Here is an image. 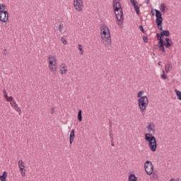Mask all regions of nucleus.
Returning a JSON list of instances; mask_svg holds the SVG:
<instances>
[{
    "instance_id": "4be33fe9",
    "label": "nucleus",
    "mask_w": 181,
    "mask_h": 181,
    "mask_svg": "<svg viewBox=\"0 0 181 181\" xmlns=\"http://www.w3.org/2000/svg\"><path fill=\"white\" fill-rule=\"evenodd\" d=\"M6 101H8V103H12L13 104L16 102L12 96H7Z\"/></svg>"
},
{
    "instance_id": "473e14b6",
    "label": "nucleus",
    "mask_w": 181,
    "mask_h": 181,
    "mask_svg": "<svg viewBox=\"0 0 181 181\" xmlns=\"http://www.w3.org/2000/svg\"><path fill=\"white\" fill-rule=\"evenodd\" d=\"M61 74H67V69H64V71L63 69H60Z\"/></svg>"
},
{
    "instance_id": "7c9ffc66",
    "label": "nucleus",
    "mask_w": 181,
    "mask_h": 181,
    "mask_svg": "<svg viewBox=\"0 0 181 181\" xmlns=\"http://www.w3.org/2000/svg\"><path fill=\"white\" fill-rule=\"evenodd\" d=\"M158 174L153 173V179H154V180H158Z\"/></svg>"
},
{
    "instance_id": "f704fd0d",
    "label": "nucleus",
    "mask_w": 181,
    "mask_h": 181,
    "mask_svg": "<svg viewBox=\"0 0 181 181\" xmlns=\"http://www.w3.org/2000/svg\"><path fill=\"white\" fill-rule=\"evenodd\" d=\"M139 28L142 32V33H145V29L144 28V26L142 25H139Z\"/></svg>"
},
{
    "instance_id": "a878e982",
    "label": "nucleus",
    "mask_w": 181,
    "mask_h": 181,
    "mask_svg": "<svg viewBox=\"0 0 181 181\" xmlns=\"http://www.w3.org/2000/svg\"><path fill=\"white\" fill-rule=\"evenodd\" d=\"M3 12H6L5 10V5L0 4V13H2Z\"/></svg>"
},
{
    "instance_id": "423d86ee",
    "label": "nucleus",
    "mask_w": 181,
    "mask_h": 181,
    "mask_svg": "<svg viewBox=\"0 0 181 181\" xmlns=\"http://www.w3.org/2000/svg\"><path fill=\"white\" fill-rule=\"evenodd\" d=\"M144 168L146 175L151 176L153 173V164L149 160H146L144 163Z\"/></svg>"
},
{
    "instance_id": "b1692460",
    "label": "nucleus",
    "mask_w": 181,
    "mask_h": 181,
    "mask_svg": "<svg viewBox=\"0 0 181 181\" xmlns=\"http://www.w3.org/2000/svg\"><path fill=\"white\" fill-rule=\"evenodd\" d=\"M134 11L136 13V15H139V13H141V10L139 9V6L136 5L134 6Z\"/></svg>"
},
{
    "instance_id": "2f4dec72",
    "label": "nucleus",
    "mask_w": 181,
    "mask_h": 181,
    "mask_svg": "<svg viewBox=\"0 0 181 181\" xmlns=\"http://www.w3.org/2000/svg\"><path fill=\"white\" fill-rule=\"evenodd\" d=\"M78 50L81 52V54H83V46L81 45H78Z\"/></svg>"
},
{
    "instance_id": "bb28decb",
    "label": "nucleus",
    "mask_w": 181,
    "mask_h": 181,
    "mask_svg": "<svg viewBox=\"0 0 181 181\" xmlns=\"http://www.w3.org/2000/svg\"><path fill=\"white\" fill-rule=\"evenodd\" d=\"M109 135L110 141H114V134H112V130L109 131Z\"/></svg>"
},
{
    "instance_id": "a19ab883",
    "label": "nucleus",
    "mask_w": 181,
    "mask_h": 181,
    "mask_svg": "<svg viewBox=\"0 0 181 181\" xmlns=\"http://www.w3.org/2000/svg\"><path fill=\"white\" fill-rule=\"evenodd\" d=\"M8 54V50L6 49H4V56H6Z\"/></svg>"
},
{
    "instance_id": "58836bf2",
    "label": "nucleus",
    "mask_w": 181,
    "mask_h": 181,
    "mask_svg": "<svg viewBox=\"0 0 181 181\" xmlns=\"http://www.w3.org/2000/svg\"><path fill=\"white\" fill-rule=\"evenodd\" d=\"M62 42L64 43V45H67V40H64V37L62 38Z\"/></svg>"
},
{
    "instance_id": "cd10ccee",
    "label": "nucleus",
    "mask_w": 181,
    "mask_h": 181,
    "mask_svg": "<svg viewBox=\"0 0 181 181\" xmlns=\"http://www.w3.org/2000/svg\"><path fill=\"white\" fill-rule=\"evenodd\" d=\"M170 70V64H165V71H166V73H169Z\"/></svg>"
},
{
    "instance_id": "ea45409f",
    "label": "nucleus",
    "mask_w": 181,
    "mask_h": 181,
    "mask_svg": "<svg viewBox=\"0 0 181 181\" xmlns=\"http://www.w3.org/2000/svg\"><path fill=\"white\" fill-rule=\"evenodd\" d=\"M60 67H61V69H66V64H62L60 65Z\"/></svg>"
},
{
    "instance_id": "aec40b11",
    "label": "nucleus",
    "mask_w": 181,
    "mask_h": 181,
    "mask_svg": "<svg viewBox=\"0 0 181 181\" xmlns=\"http://www.w3.org/2000/svg\"><path fill=\"white\" fill-rule=\"evenodd\" d=\"M129 181H138V177L135 174H130L129 176Z\"/></svg>"
},
{
    "instance_id": "20e7f679",
    "label": "nucleus",
    "mask_w": 181,
    "mask_h": 181,
    "mask_svg": "<svg viewBox=\"0 0 181 181\" xmlns=\"http://www.w3.org/2000/svg\"><path fill=\"white\" fill-rule=\"evenodd\" d=\"M48 62H49V64L50 71L54 74H57V59H56V57L49 55L48 57Z\"/></svg>"
},
{
    "instance_id": "1a4fd4ad",
    "label": "nucleus",
    "mask_w": 181,
    "mask_h": 181,
    "mask_svg": "<svg viewBox=\"0 0 181 181\" xmlns=\"http://www.w3.org/2000/svg\"><path fill=\"white\" fill-rule=\"evenodd\" d=\"M74 6L76 11L83 10V0H74Z\"/></svg>"
},
{
    "instance_id": "7ed1b4c3",
    "label": "nucleus",
    "mask_w": 181,
    "mask_h": 181,
    "mask_svg": "<svg viewBox=\"0 0 181 181\" xmlns=\"http://www.w3.org/2000/svg\"><path fill=\"white\" fill-rule=\"evenodd\" d=\"M100 32L102 40L104 45L107 47H110V46H111V32H110V28H108L107 25H104L100 29Z\"/></svg>"
},
{
    "instance_id": "37998d69",
    "label": "nucleus",
    "mask_w": 181,
    "mask_h": 181,
    "mask_svg": "<svg viewBox=\"0 0 181 181\" xmlns=\"http://www.w3.org/2000/svg\"><path fill=\"white\" fill-rule=\"evenodd\" d=\"M51 113H52V114H54V108L52 107V108L51 109Z\"/></svg>"
},
{
    "instance_id": "de8ad7c7",
    "label": "nucleus",
    "mask_w": 181,
    "mask_h": 181,
    "mask_svg": "<svg viewBox=\"0 0 181 181\" xmlns=\"http://www.w3.org/2000/svg\"><path fill=\"white\" fill-rule=\"evenodd\" d=\"M146 4H149V0H146Z\"/></svg>"
},
{
    "instance_id": "f257e3e1",
    "label": "nucleus",
    "mask_w": 181,
    "mask_h": 181,
    "mask_svg": "<svg viewBox=\"0 0 181 181\" xmlns=\"http://www.w3.org/2000/svg\"><path fill=\"white\" fill-rule=\"evenodd\" d=\"M113 11L117 21V25L122 26L124 25V12L122 11V7H121V3L113 1Z\"/></svg>"
},
{
    "instance_id": "c85d7f7f",
    "label": "nucleus",
    "mask_w": 181,
    "mask_h": 181,
    "mask_svg": "<svg viewBox=\"0 0 181 181\" xmlns=\"http://www.w3.org/2000/svg\"><path fill=\"white\" fill-rule=\"evenodd\" d=\"M161 78L163 80H166V78H168V76H166V74H165V71H163V74H161Z\"/></svg>"
},
{
    "instance_id": "412c9836",
    "label": "nucleus",
    "mask_w": 181,
    "mask_h": 181,
    "mask_svg": "<svg viewBox=\"0 0 181 181\" xmlns=\"http://www.w3.org/2000/svg\"><path fill=\"white\" fill-rule=\"evenodd\" d=\"M78 121H79V122H81V121H83V112L81 111V110H79L78 112Z\"/></svg>"
},
{
    "instance_id": "f3484780",
    "label": "nucleus",
    "mask_w": 181,
    "mask_h": 181,
    "mask_svg": "<svg viewBox=\"0 0 181 181\" xmlns=\"http://www.w3.org/2000/svg\"><path fill=\"white\" fill-rule=\"evenodd\" d=\"M158 49H160V50H161V52L163 53H165V50L164 42H158Z\"/></svg>"
},
{
    "instance_id": "5701e85b",
    "label": "nucleus",
    "mask_w": 181,
    "mask_h": 181,
    "mask_svg": "<svg viewBox=\"0 0 181 181\" xmlns=\"http://www.w3.org/2000/svg\"><path fill=\"white\" fill-rule=\"evenodd\" d=\"M166 9V6H165V4H161L160 6V11L162 13H165V10Z\"/></svg>"
},
{
    "instance_id": "2eb2a0df",
    "label": "nucleus",
    "mask_w": 181,
    "mask_h": 181,
    "mask_svg": "<svg viewBox=\"0 0 181 181\" xmlns=\"http://www.w3.org/2000/svg\"><path fill=\"white\" fill-rule=\"evenodd\" d=\"M156 37L158 39V43H163L164 40H163V35L162 34V33H157L156 34Z\"/></svg>"
},
{
    "instance_id": "dca6fc26",
    "label": "nucleus",
    "mask_w": 181,
    "mask_h": 181,
    "mask_svg": "<svg viewBox=\"0 0 181 181\" xmlns=\"http://www.w3.org/2000/svg\"><path fill=\"white\" fill-rule=\"evenodd\" d=\"M147 129L149 132L152 131V132H155V124L153 123H150L147 127Z\"/></svg>"
},
{
    "instance_id": "6e6552de",
    "label": "nucleus",
    "mask_w": 181,
    "mask_h": 181,
    "mask_svg": "<svg viewBox=\"0 0 181 181\" xmlns=\"http://www.w3.org/2000/svg\"><path fill=\"white\" fill-rule=\"evenodd\" d=\"M18 168L20 169L21 176H23V177H25V176H26V170L25 169V165H23V160H20L18 161Z\"/></svg>"
},
{
    "instance_id": "79ce46f5",
    "label": "nucleus",
    "mask_w": 181,
    "mask_h": 181,
    "mask_svg": "<svg viewBox=\"0 0 181 181\" xmlns=\"http://www.w3.org/2000/svg\"><path fill=\"white\" fill-rule=\"evenodd\" d=\"M151 13L152 16H155V15L156 16V13L155 14V11L153 10L151 11Z\"/></svg>"
},
{
    "instance_id": "a18cd8bd",
    "label": "nucleus",
    "mask_w": 181,
    "mask_h": 181,
    "mask_svg": "<svg viewBox=\"0 0 181 181\" xmlns=\"http://www.w3.org/2000/svg\"><path fill=\"white\" fill-rule=\"evenodd\" d=\"M158 66H160V64H162V62H159L158 63Z\"/></svg>"
},
{
    "instance_id": "e433bc0d",
    "label": "nucleus",
    "mask_w": 181,
    "mask_h": 181,
    "mask_svg": "<svg viewBox=\"0 0 181 181\" xmlns=\"http://www.w3.org/2000/svg\"><path fill=\"white\" fill-rule=\"evenodd\" d=\"M63 28H64L63 23H60L58 27L59 32H62V29H63Z\"/></svg>"
},
{
    "instance_id": "c756f323",
    "label": "nucleus",
    "mask_w": 181,
    "mask_h": 181,
    "mask_svg": "<svg viewBox=\"0 0 181 181\" xmlns=\"http://www.w3.org/2000/svg\"><path fill=\"white\" fill-rule=\"evenodd\" d=\"M130 3L132 4V6H136V0H130Z\"/></svg>"
},
{
    "instance_id": "49530a36",
    "label": "nucleus",
    "mask_w": 181,
    "mask_h": 181,
    "mask_svg": "<svg viewBox=\"0 0 181 181\" xmlns=\"http://www.w3.org/2000/svg\"><path fill=\"white\" fill-rule=\"evenodd\" d=\"M169 181H175V178H171Z\"/></svg>"
},
{
    "instance_id": "ddd939ff",
    "label": "nucleus",
    "mask_w": 181,
    "mask_h": 181,
    "mask_svg": "<svg viewBox=\"0 0 181 181\" xmlns=\"http://www.w3.org/2000/svg\"><path fill=\"white\" fill-rule=\"evenodd\" d=\"M165 42L164 41V45L166 47V49H169V47H170V46H172V45H173V41H172V40H170L168 37H166L165 39Z\"/></svg>"
},
{
    "instance_id": "0eeeda50",
    "label": "nucleus",
    "mask_w": 181,
    "mask_h": 181,
    "mask_svg": "<svg viewBox=\"0 0 181 181\" xmlns=\"http://www.w3.org/2000/svg\"><path fill=\"white\" fill-rule=\"evenodd\" d=\"M144 139L146 142H148V144H150V142L156 141V137H155V136H153L152 134L151 133H146L144 134Z\"/></svg>"
},
{
    "instance_id": "a211bd4d",
    "label": "nucleus",
    "mask_w": 181,
    "mask_h": 181,
    "mask_svg": "<svg viewBox=\"0 0 181 181\" xmlns=\"http://www.w3.org/2000/svg\"><path fill=\"white\" fill-rule=\"evenodd\" d=\"M160 33L163 37H169L170 36V32L168 30H163Z\"/></svg>"
},
{
    "instance_id": "f8f14e48",
    "label": "nucleus",
    "mask_w": 181,
    "mask_h": 181,
    "mask_svg": "<svg viewBox=\"0 0 181 181\" xmlns=\"http://www.w3.org/2000/svg\"><path fill=\"white\" fill-rule=\"evenodd\" d=\"M76 130L74 129H73L71 131L70 135H69V144L70 145H71V144H73V142H74V138H76Z\"/></svg>"
},
{
    "instance_id": "c9c22d12",
    "label": "nucleus",
    "mask_w": 181,
    "mask_h": 181,
    "mask_svg": "<svg viewBox=\"0 0 181 181\" xmlns=\"http://www.w3.org/2000/svg\"><path fill=\"white\" fill-rule=\"evenodd\" d=\"M109 131H112V122H111V120L109 121Z\"/></svg>"
},
{
    "instance_id": "6ab92c4d",
    "label": "nucleus",
    "mask_w": 181,
    "mask_h": 181,
    "mask_svg": "<svg viewBox=\"0 0 181 181\" xmlns=\"http://www.w3.org/2000/svg\"><path fill=\"white\" fill-rule=\"evenodd\" d=\"M7 177H8V173H6V171H4L2 174V175H0V180L6 181Z\"/></svg>"
},
{
    "instance_id": "c03bdc74",
    "label": "nucleus",
    "mask_w": 181,
    "mask_h": 181,
    "mask_svg": "<svg viewBox=\"0 0 181 181\" xmlns=\"http://www.w3.org/2000/svg\"><path fill=\"white\" fill-rule=\"evenodd\" d=\"M110 142H111V145H112V146H115L114 140H110Z\"/></svg>"
},
{
    "instance_id": "393cba45",
    "label": "nucleus",
    "mask_w": 181,
    "mask_h": 181,
    "mask_svg": "<svg viewBox=\"0 0 181 181\" xmlns=\"http://www.w3.org/2000/svg\"><path fill=\"white\" fill-rule=\"evenodd\" d=\"M175 94H176L177 98L180 100V101H181V91L177 90V89H175Z\"/></svg>"
},
{
    "instance_id": "f03ea898",
    "label": "nucleus",
    "mask_w": 181,
    "mask_h": 181,
    "mask_svg": "<svg viewBox=\"0 0 181 181\" xmlns=\"http://www.w3.org/2000/svg\"><path fill=\"white\" fill-rule=\"evenodd\" d=\"M144 90H140L138 93H137V98L138 99V105H139V108L140 109V111L141 112V114H144V111H145V110H146V107H148V105L149 104V99L148 98V96L144 95Z\"/></svg>"
},
{
    "instance_id": "4468645a",
    "label": "nucleus",
    "mask_w": 181,
    "mask_h": 181,
    "mask_svg": "<svg viewBox=\"0 0 181 181\" xmlns=\"http://www.w3.org/2000/svg\"><path fill=\"white\" fill-rule=\"evenodd\" d=\"M10 104L13 107V108H14V110H16L17 112L19 113V115H21V114H22V110H21L19 106H18V104L16 103V102H14L13 103H10Z\"/></svg>"
},
{
    "instance_id": "72a5a7b5",
    "label": "nucleus",
    "mask_w": 181,
    "mask_h": 181,
    "mask_svg": "<svg viewBox=\"0 0 181 181\" xmlns=\"http://www.w3.org/2000/svg\"><path fill=\"white\" fill-rule=\"evenodd\" d=\"M3 93H4V98H5V99L8 97V93L6 92V90L4 89Z\"/></svg>"
},
{
    "instance_id": "9b49d317",
    "label": "nucleus",
    "mask_w": 181,
    "mask_h": 181,
    "mask_svg": "<svg viewBox=\"0 0 181 181\" xmlns=\"http://www.w3.org/2000/svg\"><path fill=\"white\" fill-rule=\"evenodd\" d=\"M148 145L152 152H156V149L158 148V143L156 140L151 141Z\"/></svg>"
},
{
    "instance_id": "4c0bfd02",
    "label": "nucleus",
    "mask_w": 181,
    "mask_h": 181,
    "mask_svg": "<svg viewBox=\"0 0 181 181\" xmlns=\"http://www.w3.org/2000/svg\"><path fill=\"white\" fill-rule=\"evenodd\" d=\"M142 37L144 43H148V37L144 35Z\"/></svg>"
},
{
    "instance_id": "39448f33",
    "label": "nucleus",
    "mask_w": 181,
    "mask_h": 181,
    "mask_svg": "<svg viewBox=\"0 0 181 181\" xmlns=\"http://www.w3.org/2000/svg\"><path fill=\"white\" fill-rule=\"evenodd\" d=\"M156 12V23L157 25V28L160 32L163 30V26L162 24L163 23V17H162V12L158 9L154 10Z\"/></svg>"
},
{
    "instance_id": "9d476101",
    "label": "nucleus",
    "mask_w": 181,
    "mask_h": 181,
    "mask_svg": "<svg viewBox=\"0 0 181 181\" xmlns=\"http://www.w3.org/2000/svg\"><path fill=\"white\" fill-rule=\"evenodd\" d=\"M9 19V13L8 11H4L3 13H0V21L3 23L8 22Z\"/></svg>"
}]
</instances>
